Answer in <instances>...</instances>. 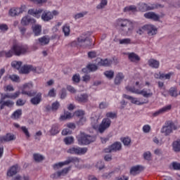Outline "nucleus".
Returning <instances> with one entry per match:
<instances>
[{
    "instance_id": "nucleus-1",
    "label": "nucleus",
    "mask_w": 180,
    "mask_h": 180,
    "mask_svg": "<svg viewBox=\"0 0 180 180\" xmlns=\"http://www.w3.org/2000/svg\"><path fill=\"white\" fill-rule=\"evenodd\" d=\"M115 26L124 36L131 34L133 30H134V23H133V21L127 18L117 19L115 21Z\"/></svg>"
},
{
    "instance_id": "nucleus-2",
    "label": "nucleus",
    "mask_w": 180,
    "mask_h": 180,
    "mask_svg": "<svg viewBox=\"0 0 180 180\" xmlns=\"http://www.w3.org/2000/svg\"><path fill=\"white\" fill-rule=\"evenodd\" d=\"M28 15H31L32 16H34V18H37V19H39L41 16L44 22H50V20L54 18V16H57V15H58V11L56 10L52 12L47 11H44L41 8H32L28 11Z\"/></svg>"
},
{
    "instance_id": "nucleus-3",
    "label": "nucleus",
    "mask_w": 180,
    "mask_h": 180,
    "mask_svg": "<svg viewBox=\"0 0 180 180\" xmlns=\"http://www.w3.org/2000/svg\"><path fill=\"white\" fill-rule=\"evenodd\" d=\"M77 139L79 144H81L82 146H88L91 144V143L95 142L96 140L95 136L87 134L84 131H80Z\"/></svg>"
},
{
    "instance_id": "nucleus-4",
    "label": "nucleus",
    "mask_w": 180,
    "mask_h": 180,
    "mask_svg": "<svg viewBox=\"0 0 180 180\" xmlns=\"http://www.w3.org/2000/svg\"><path fill=\"white\" fill-rule=\"evenodd\" d=\"M77 46L80 47H89L91 46V40L89 39V35L88 34L84 33L80 35L77 38Z\"/></svg>"
},
{
    "instance_id": "nucleus-5",
    "label": "nucleus",
    "mask_w": 180,
    "mask_h": 180,
    "mask_svg": "<svg viewBox=\"0 0 180 180\" xmlns=\"http://www.w3.org/2000/svg\"><path fill=\"white\" fill-rule=\"evenodd\" d=\"M160 8H164L162 4H147L146 3L139 4V11L141 12H147V11H154V9H158Z\"/></svg>"
},
{
    "instance_id": "nucleus-6",
    "label": "nucleus",
    "mask_w": 180,
    "mask_h": 180,
    "mask_svg": "<svg viewBox=\"0 0 180 180\" xmlns=\"http://www.w3.org/2000/svg\"><path fill=\"white\" fill-rule=\"evenodd\" d=\"M79 162V159L77 157H68L66 160L64 162H61L57 163L53 165V169H58V168H61V167H64V165H68L71 163L72 164H78Z\"/></svg>"
},
{
    "instance_id": "nucleus-7",
    "label": "nucleus",
    "mask_w": 180,
    "mask_h": 180,
    "mask_svg": "<svg viewBox=\"0 0 180 180\" xmlns=\"http://www.w3.org/2000/svg\"><path fill=\"white\" fill-rule=\"evenodd\" d=\"M176 129H178V127L172 121H167L165 126L162 127L161 133H164L165 136H169L173 130H176Z\"/></svg>"
},
{
    "instance_id": "nucleus-8",
    "label": "nucleus",
    "mask_w": 180,
    "mask_h": 180,
    "mask_svg": "<svg viewBox=\"0 0 180 180\" xmlns=\"http://www.w3.org/2000/svg\"><path fill=\"white\" fill-rule=\"evenodd\" d=\"M32 89H33V83H26L22 86L21 94L22 95H27L30 97L35 96L37 91H32Z\"/></svg>"
},
{
    "instance_id": "nucleus-9",
    "label": "nucleus",
    "mask_w": 180,
    "mask_h": 180,
    "mask_svg": "<svg viewBox=\"0 0 180 180\" xmlns=\"http://www.w3.org/2000/svg\"><path fill=\"white\" fill-rule=\"evenodd\" d=\"M127 91L131 92L132 94H137V95H142L144 98H151L153 96V92H147L145 89L143 90L136 89L134 87L130 86H126Z\"/></svg>"
},
{
    "instance_id": "nucleus-10",
    "label": "nucleus",
    "mask_w": 180,
    "mask_h": 180,
    "mask_svg": "<svg viewBox=\"0 0 180 180\" xmlns=\"http://www.w3.org/2000/svg\"><path fill=\"white\" fill-rule=\"evenodd\" d=\"M11 48L15 56H22L27 53V46L22 44H14Z\"/></svg>"
},
{
    "instance_id": "nucleus-11",
    "label": "nucleus",
    "mask_w": 180,
    "mask_h": 180,
    "mask_svg": "<svg viewBox=\"0 0 180 180\" xmlns=\"http://www.w3.org/2000/svg\"><path fill=\"white\" fill-rule=\"evenodd\" d=\"M88 152V148H79L78 146H73L68 150V154L75 155H84Z\"/></svg>"
},
{
    "instance_id": "nucleus-12",
    "label": "nucleus",
    "mask_w": 180,
    "mask_h": 180,
    "mask_svg": "<svg viewBox=\"0 0 180 180\" xmlns=\"http://www.w3.org/2000/svg\"><path fill=\"white\" fill-rule=\"evenodd\" d=\"M120 150H122V143L120 142H115L111 146L105 148L103 152L105 153H116L117 151H120Z\"/></svg>"
},
{
    "instance_id": "nucleus-13",
    "label": "nucleus",
    "mask_w": 180,
    "mask_h": 180,
    "mask_svg": "<svg viewBox=\"0 0 180 180\" xmlns=\"http://www.w3.org/2000/svg\"><path fill=\"white\" fill-rule=\"evenodd\" d=\"M110 124H112V120H110V119L103 118L98 127L99 133H103L105 130L110 127Z\"/></svg>"
},
{
    "instance_id": "nucleus-14",
    "label": "nucleus",
    "mask_w": 180,
    "mask_h": 180,
    "mask_svg": "<svg viewBox=\"0 0 180 180\" xmlns=\"http://www.w3.org/2000/svg\"><path fill=\"white\" fill-rule=\"evenodd\" d=\"M71 169V167H66L63 169L61 171H58L57 172H55L51 175V178L52 179H58V178H61V176H65L68 174V172H70Z\"/></svg>"
},
{
    "instance_id": "nucleus-15",
    "label": "nucleus",
    "mask_w": 180,
    "mask_h": 180,
    "mask_svg": "<svg viewBox=\"0 0 180 180\" xmlns=\"http://www.w3.org/2000/svg\"><path fill=\"white\" fill-rule=\"evenodd\" d=\"M26 9L25 6H22L20 8H13L9 10L8 14L10 16H18V15H20V13H23L25 10Z\"/></svg>"
},
{
    "instance_id": "nucleus-16",
    "label": "nucleus",
    "mask_w": 180,
    "mask_h": 180,
    "mask_svg": "<svg viewBox=\"0 0 180 180\" xmlns=\"http://www.w3.org/2000/svg\"><path fill=\"white\" fill-rule=\"evenodd\" d=\"M13 140H16V136L12 134H6L5 136H0V144L2 143H6L8 141H13Z\"/></svg>"
},
{
    "instance_id": "nucleus-17",
    "label": "nucleus",
    "mask_w": 180,
    "mask_h": 180,
    "mask_svg": "<svg viewBox=\"0 0 180 180\" xmlns=\"http://www.w3.org/2000/svg\"><path fill=\"white\" fill-rule=\"evenodd\" d=\"M123 98L128 99V101H131V103H134L135 105H144V103H148V101L140 102L137 98L127 94H123Z\"/></svg>"
},
{
    "instance_id": "nucleus-18",
    "label": "nucleus",
    "mask_w": 180,
    "mask_h": 180,
    "mask_svg": "<svg viewBox=\"0 0 180 180\" xmlns=\"http://www.w3.org/2000/svg\"><path fill=\"white\" fill-rule=\"evenodd\" d=\"M169 110H171V105L165 106V107L160 108V110H158V111L153 112V117H157V116H160V115H162V114L168 112Z\"/></svg>"
},
{
    "instance_id": "nucleus-19",
    "label": "nucleus",
    "mask_w": 180,
    "mask_h": 180,
    "mask_svg": "<svg viewBox=\"0 0 180 180\" xmlns=\"http://www.w3.org/2000/svg\"><path fill=\"white\" fill-rule=\"evenodd\" d=\"M146 31L148 36H154L157 34V28L153 25H145Z\"/></svg>"
},
{
    "instance_id": "nucleus-20",
    "label": "nucleus",
    "mask_w": 180,
    "mask_h": 180,
    "mask_svg": "<svg viewBox=\"0 0 180 180\" xmlns=\"http://www.w3.org/2000/svg\"><path fill=\"white\" fill-rule=\"evenodd\" d=\"M144 17L146 19H151L152 20H154L155 22H158L160 20V15H157L154 12H148L144 14Z\"/></svg>"
},
{
    "instance_id": "nucleus-21",
    "label": "nucleus",
    "mask_w": 180,
    "mask_h": 180,
    "mask_svg": "<svg viewBox=\"0 0 180 180\" xmlns=\"http://www.w3.org/2000/svg\"><path fill=\"white\" fill-rule=\"evenodd\" d=\"M35 22L36 20H34V18H32L29 17V15H26L22 18L21 25H22V26H28L30 23H34Z\"/></svg>"
},
{
    "instance_id": "nucleus-22",
    "label": "nucleus",
    "mask_w": 180,
    "mask_h": 180,
    "mask_svg": "<svg viewBox=\"0 0 180 180\" xmlns=\"http://www.w3.org/2000/svg\"><path fill=\"white\" fill-rule=\"evenodd\" d=\"M75 99L77 102H79V103H86V102H88V94H78L75 96Z\"/></svg>"
},
{
    "instance_id": "nucleus-23",
    "label": "nucleus",
    "mask_w": 180,
    "mask_h": 180,
    "mask_svg": "<svg viewBox=\"0 0 180 180\" xmlns=\"http://www.w3.org/2000/svg\"><path fill=\"white\" fill-rule=\"evenodd\" d=\"M123 79H124V75L123 72H118L115 77L114 84L115 85H120L122 82H123Z\"/></svg>"
},
{
    "instance_id": "nucleus-24",
    "label": "nucleus",
    "mask_w": 180,
    "mask_h": 180,
    "mask_svg": "<svg viewBox=\"0 0 180 180\" xmlns=\"http://www.w3.org/2000/svg\"><path fill=\"white\" fill-rule=\"evenodd\" d=\"M32 105H37L41 102V93L36 94V96L30 99Z\"/></svg>"
},
{
    "instance_id": "nucleus-25",
    "label": "nucleus",
    "mask_w": 180,
    "mask_h": 180,
    "mask_svg": "<svg viewBox=\"0 0 180 180\" xmlns=\"http://www.w3.org/2000/svg\"><path fill=\"white\" fill-rule=\"evenodd\" d=\"M19 172V165H15L12 166L9 170L7 172L8 176H13V175H16Z\"/></svg>"
},
{
    "instance_id": "nucleus-26",
    "label": "nucleus",
    "mask_w": 180,
    "mask_h": 180,
    "mask_svg": "<svg viewBox=\"0 0 180 180\" xmlns=\"http://www.w3.org/2000/svg\"><path fill=\"white\" fill-rule=\"evenodd\" d=\"M36 69H34V68H33V66L30 65H25L24 66H22L20 70V72L21 74H29V72H30V71H33Z\"/></svg>"
},
{
    "instance_id": "nucleus-27",
    "label": "nucleus",
    "mask_w": 180,
    "mask_h": 180,
    "mask_svg": "<svg viewBox=\"0 0 180 180\" xmlns=\"http://www.w3.org/2000/svg\"><path fill=\"white\" fill-rule=\"evenodd\" d=\"M13 102L11 100H8L6 101H4V99L0 101V110H2L5 108V106H8L11 108V106H13Z\"/></svg>"
},
{
    "instance_id": "nucleus-28",
    "label": "nucleus",
    "mask_w": 180,
    "mask_h": 180,
    "mask_svg": "<svg viewBox=\"0 0 180 180\" xmlns=\"http://www.w3.org/2000/svg\"><path fill=\"white\" fill-rule=\"evenodd\" d=\"M128 58L131 63H139L140 61V57L135 53H128Z\"/></svg>"
},
{
    "instance_id": "nucleus-29",
    "label": "nucleus",
    "mask_w": 180,
    "mask_h": 180,
    "mask_svg": "<svg viewBox=\"0 0 180 180\" xmlns=\"http://www.w3.org/2000/svg\"><path fill=\"white\" fill-rule=\"evenodd\" d=\"M98 120H99V117L96 116V114L95 113L92 114V116L91 117V122L93 128H98Z\"/></svg>"
},
{
    "instance_id": "nucleus-30",
    "label": "nucleus",
    "mask_w": 180,
    "mask_h": 180,
    "mask_svg": "<svg viewBox=\"0 0 180 180\" xmlns=\"http://www.w3.org/2000/svg\"><path fill=\"white\" fill-rule=\"evenodd\" d=\"M141 169H143V167L140 165L134 166L131 168L130 169V174L131 175H137V174H140L141 172Z\"/></svg>"
},
{
    "instance_id": "nucleus-31",
    "label": "nucleus",
    "mask_w": 180,
    "mask_h": 180,
    "mask_svg": "<svg viewBox=\"0 0 180 180\" xmlns=\"http://www.w3.org/2000/svg\"><path fill=\"white\" fill-rule=\"evenodd\" d=\"M1 54L3 57H6V58H11V57L13 56L15 52L13 51V49H12L11 47L9 51H1Z\"/></svg>"
},
{
    "instance_id": "nucleus-32",
    "label": "nucleus",
    "mask_w": 180,
    "mask_h": 180,
    "mask_svg": "<svg viewBox=\"0 0 180 180\" xmlns=\"http://www.w3.org/2000/svg\"><path fill=\"white\" fill-rule=\"evenodd\" d=\"M148 64L151 67V68H159L160 67V61L155 59H150Z\"/></svg>"
},
{
    "instance_id": "nucleus-33",
    "label": "nucleus",
    "mask_w": 180,
    "mask_h": 180,
    "mask_svg": "<svg viewBox=\"0 0 180 180\" xmlns=\"http://www.w3.org/2000/svg\"><path fill=\"white\" fill-rule=\"evenodd\" d=\"M32 32L35 36H40V33H41V25H33Z\"/></svg>"
},
{
    "instance_id": "nucleus-34",
    "label": "nucleus",
    "mask_w": 180,
    "mask_h": 180,
    "mask_svg": "<svg viewBox=\"0 0 180 180\" xmlns=\"http://www.w3.org/2000/svg\"><path fill=\"white\" fill-rule=\"evenodd\" d=\"M50 133L51 136H56V134H58L60 133V128H58V124H53L50 130Z\"/></svg>"
},
{
    "instance_id": "nucleus-35",
    "label": "nucleus",
    "mask_w": 180,
    "mask_h": 180,
    "mask_svg": "<svg viewBox=\"0 0 180 180\" xmlns=\"http://www.w3.org/2000/svg\"><path fill=\"white\" fill-rule=\"evenodd\" d=\"M173 150L175 153L180 152V140L174 141L172 143Z\"/></svg>"
},
{
    "instance_id": "nucleus-36",
    "label": "nucleus",
    "mask_w": 180,
    "mask_h": 180,
    "mask_svg": "<svg viewBox=\"0 0 180 180\" xmlns=\"http://www.w3.org/2000/svg\"><path fill=\"white\" fill-rule=\"evenodd\" d=\"M39 42L40 43L41 46H46V44H49L50 43V39L42 37L38 39Z\"/></svg>"
},
{
    "instance_id": "nucleus-37",
    "label": "nucleus",
    "mask_w": 180,
    "mask_h": 180,
    "mask_svg": "<svg viewBox=\"0 0 180 180\" xmlns=\"http://www.w3.org/2000/svg\"><path fill=\"white\" fill-rule=\"evenodd\" d=\"M98 65H103V66H109L112 65V60H108V59H104V60L101 59V60L98 62Z\"/></svg>"
},
{
    "instance_id": "nucleus-38",
    "label": "nucleus",
    "mask_w": 180,
    "mask_h": 180,
    "mask_svg": "<svg viewBox=\"0 0 180 180\" xmlns=\"http://www.w3.org/2000/svg\"><path fill=\"white\" fill-rule=\"evenodd\" d=\"M33 157L34 161H36L37 162H40V161H43V160H44V156L39 153H34L33 155Z\"/></svg>"
},
{
    "instance_id": "nucleus-39",
    "label": "nucleus",
    "mask_w": 180,
    "mask_h": 180,
    "mask_svg": "<svg viewBox=\"0 0 180 180\" xmlns=\"http://www.w3.org/2000/svg\"><path fill=\"white\" fill-rule=\"evenodd\" d=\"M104 75H105L106 78H108V79H112L113 77H115V72H113V70H107L104 72Z\"/></svg>"
},
{
    "instance_id": "nucleus-40",
    "label": "nucleus",
    "mask_w": 180,
    "mask_h": 180,
    "mask_svg": "<svg viewBox=\"0 0 180 180\" xmlns=\"http://www.w3.org/2000/svg\"><path fill=\"white\" fill-rule=\"evenodd\" d=\"M11 66L13 68H16V70H20V67H22V61H13L11 63Z\"/></svg>"
},
{
    "instance_id": "nucleus-41",
    "label": "nucleus",
    "mask_w": 180,
    "mask_h": 180,
    "mask_svg": "<svg viewBox=\"0 0 180 180\" xmlns=\"http://www.w3.org/2000/svg\"><path fill=\"white\" fill-rule=\"evenodd\" d=\"M20 116H22V110H17L13 113L11 117L12 119H19Z\"/></svg>"
},
{
    "instance_id": "nucleus-42",
    "label": "nucleus",
    "mask_w": 180,
    "mask_h": 180,
    "mask_svg": "<svg viewBox=\"0 0 180 180\" xmlns=\"http://www.w3.org/2000/svg\"><path fill=\"white\" fill-rule=\"evenodd\" d=\"M88 15V12L87 11H82V13H77L74 15V18L75 19V20H78V19H81V18H84V16Z\"/></svg>"
},
{
    "instance_id": "nucleus-43",
    "label": "nucleus",
    "mask_w": 180,
    "mask_h": 180,
    "mask_svg": "<svg viewBox=\"0 0 180 180\" xmlns=\"http://www.w3.org/2000/svg\"><path fill=\"white\" fill-rule=\"evenodd\" d=\"M137 11V7L136 6H129L124 8V12H136Z\"/></svg>"
},
{
    "instance_id": "nucleus-44",
    "label": "nucleus",
    "mask_w": 180,
    "mask_h": 180,
    "mask_svg": "<svg viewBox=\"0 0 180 180\" xmlns=\"http://www.w3.org/2000/svg\"><path fill=\"white\" fill-rule=\"evenodd\" d=\"M174 75L173 72H169L167 74H160V79H171V76Z\"/></svg>"
},
{
    "instance_id": "nucleus-45",
    "label": "nucleus",
    "mask_w": 180,
    "mask_h": 180,
    "mask_svg": "<svg viewBox=\"0 0 180 180\" xmlns=\"http://www.w3.org/2000/svg\"><path fill=\"white\" fill-rule=\"evenodd\" d=\"M108 5V0H101V3L97 5V9H103Z\"/></svg>"
},
{
    "instance_id": "nucleus-46",
    "label": "nucleus",
    "mask_w": 180,
    "mask_h": 180,
    "mask_svg": "<svg viewBox=\"0 0 180 180\" xmlns=\"http://www.w3.org/2000/svg\"><path fill=\"white\" fill-rule=\"evenodd\" d=\"M64 143L66 145L72 144L74 143V137L68 136L64 139Z\"/></svg>"
},
{
    "instance_id": "nucleus-47",
    "label": "nucleus",
    "mask_w": 180,
    "mask_h": 180,
    "mask_svg": "<svg viewBox=\"0 0 180 180\" xmlns=\"http://www.w3.org/2000/svg\"><path fill=\"white\" fill-rule=\"evenodd\" d=\"M169 93L171 96H174L175 98L178 96V91H176V88L175 87L170 88V89L169 90Z\"/></svg>"
},
{
    "instance_id": "nucleus-48",
    "label": "nucleus",
    "mask_w": 180,
    "mask_h": 180,
    "mask_svg": "<svg viewBox=\"0 0 180 180\" xmlns=\"http://www.w3.org/2000/svg\"><path fill=\"white\" fill-rule=\"evenodd\" d=\"M75 116L79 118L84 117V116H85V111L82 110H79L77 111H75Z\"/></svg>"
},
{
    "instance_id": "nucleus-49",
    "label": "nucleus",
    "mask_w": 180,
    "mask_h": 180,
    "mask_svg": "<svg viewBox=\"0 0 180 180\" xmlns=\"http://www.w3.org/2000/svg\"><path fill=\"white\" fill-rule=\"evenodd\" d=\"M87 68L91 72H94L98 70V65H96L95 64H89L87 65Z\"/></svg>"
},
{
    "instance_id": "nucleus-50",
    "label": "nucleus",
    "mask_w": 180,
    "mask_h": 180,
    "mask_svg": "<svg viewBox=\"0 0 180 180\" xmlns=\"http://www.w3.org/2000/svg\"><path fill=\"white\" fill-rule=\"evenodd\" d=\"M122 141L124 146H130V143H131V139L129 137H124L122 139Z\"/></svg>"
},
{
    "instance_id": "nucleus-51",
    "label": "nucleus",
    "mask_w": 180,
    "mask_h": 180,
    "mask_svg": "<svg viewBox=\"0 0 180 180\" xmlns=\"http://www.w3.org/2000/svg\"><path fill=\"white\" fill-rule=\"evenodd\" d=\"M72 116L71 115L70 112H66L64 113L63 115L60 116V120H66V119H71Z\"/></svg>"
},
{
    "instance_id": "nucleus-52",
    "label": "nucleus",
    "mask_w": 180,
    "mask_h": 180,
    "mask_svg": "<svg viewBox=\"0 0 180 180\" xmlns=\"http://www.w3.org/2000/svg\"><path fill=\"white\" fill-rule=\"evenodd\" d=\"M63 32L65 36H70V25H64L63 27Z\"/></svg>"
},
{
    "instance_id": "nucleus-53",
    "label": "nucleus",
    "mask_w": 180,
    "mask_h": 180,
    "mask_svg": "<svg viewBox=\"0 0 180 180\" xmlns=\"http://www.w3.org/2000/svg\"><path fill=\"white\" fill-rule=\"evenodd\" d=\"M119 41L120 44H130V43H131V39H130L129 38H125L120 39Z\"/></svg>"
},
{
    "instance_id": "nucleus-54",
    "label": "nucleus",
    "mask_w": 180,
    "mask_h": 180,
    "mask_svg": "<svg viewBox=\"0 0 180 180\" xmlns=\"http://www.w3.org/2000/svg\"><path fill=\"white\" fill-rule=\"evenodd\" d=\"M115 172H110L108 173H104L102 175V178L103 179H110V178H112V175L114 174Z\"/></svg>"
},
{
    "instance_id": "nucleus-55",
    "label": "nucleus",
    "mask_w": 180,
    "mask_h": 180,
    "mask_svg": "<svg viewBox=\"0 0 180 180\" xmlns=\"http://www.w3.org/2000/svg\"><path fill=\"white\" fill-rule=\"evenodd\" d=\"M86 123V117H82L79 118V121L77 122L78 126H84Z\"/></svg>"
},
{
    "instance_id": "nucleus-56",
    "label": "nucleus",
    "mask_w": 180,
    "mask_h": 180,
    "mask_svg": "<svg viewBox=\"0 0 180 180\" xmlns=\"http://www.w3.org/2000/svg\"><path fill=\"white\" fill-rule=\"evenodd\" d=\"M143 158L146 161H150L151 160V152L147 151L143 153Z\"/></svg>"
},
{
    "instance_id": "nucleus-57",
    "label": "nucleus",
    "mask_w": 180,
    "mask_h": 180,
    "mask_svg": "<svg viewBox=\"0 0 180 180\" xmlns=\"http://www.w3.org/2000/svg\"><path fill=\"white\" fill-rule=\"evenodd\" d=\"M105 116H106V119H115L116 118L117 115H116V113L115 112H108L105 114Z\"/></svg>"
},
{
    "instance_id": "nucleus-58",
    "label": "nucleus",
    "mask_w": 180,
    "mask_h": 180,
    "mask_svg": "<svg viewBox=\"0 0 180 180\" xmlns=\"http://www.w3.org/2000/svg\"><path fill=\"white\" fill-rule=\"evenodd\" d=\"M96 168H98V169L101 171V169H103L105 168V163L103 161H98L96 165Z\"/></svg>"
},
{
    "instance_id": "nucleus-59",
    "label": "nucleus",
    "mask_w": 180,
    "mask_h": 180,
    "mask_svg": "<svg viewBox=\"0 0 180 180\" xmlns=\"http://www.w3.org/2000/svg\"><path fill=\"white\" fill-rule=\"evenodd\" d=\"M144 32L146 31V25H143L141 27H139V30L136 31L137 34L141 36V34H144Z\"/></svg>"
},
{
    "instance_id": "nucleus-60",
    "label": "nucleus",
    "mask_w": 180,
    "mask_h": 180,
    "mask_svg": "<svg viewBox=\"0 0 180 180\" xmlns=\"http://www.w3.org/2000/svg\"><path fill=\"white\" fill-rule=\"evenodd\" d=\"M8 78L11 79V81H13V82H18V81H19V76L16 75H9Z\"/></svg>"
},
{
    "instance_id": "nucleus-61",
    "label": "nucleus",
    "mask_w": 180,
    "mask_h": 180,
    "mask_svg": "<svg viewBox=\"0 0 180 180\" xmlns=\"http://www.w3.org/2000/svg\"><path fill=\"white\" fill-rule=\"evenodd\" d=\"M109 103L107 102H101L99 104V109H107L108 108Z\"/></svg>"
},
{
    "instance_id": "nucleus-62",
    "label": "nucleus",
    "mask_w": 180,
    "mask_h": 180,
    "mask_svg": "<svg viewBox=\"0 0 180 180\" xmlns=\"http://www.w3.org/2000/svg\"><path fill=\"white\" fill-rule=\"evenodd\" d=\"M72 81L73 82H76V84H78L79 81H81V77L79 75H75L72 77Z\"/></svg>"
},
{
    "instance_id": "nucleus-63",
    "label": "nucleus",
    "mask_w": 180,
    "mask_h": 180,
    "mask_svg": "<svg viewBox=\"0 0 180 180\" xmlns=\"http://www.w3.org/2000/svg\"><path fill=\"white\" fill-rule=\"evenodd\" d=\"M52 110H58V108H60V103L58 101L54 102L52 103Z\"/></svg>"
},
{
    "instance_id": "nucleus-64",
    "label": "nucleus",
    "mask_w": 180,
    "mask_h": 180,
    "mask_svg": "<svg viewBox=\"0 0 180 180\" xmlns=\"http://www.w3.org/2000/svg\"><path fill=\"white\" fill-rule=\"evenodd\" d=\"M172 167L174 169H176L177 171H180V163H178L176 162H174L172 164Z\"/></svg>"
}]
</instances>
